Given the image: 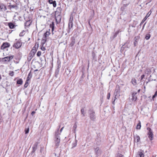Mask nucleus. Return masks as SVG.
<instances>
[{"instance_id": "cd10ccee", "label": "nucleus", "mask_w": 157, "mask_h": 157, "mask_svg": "<svg viewBox=\"0 0 157 157\" xmlns=\"http://www.w3.org/2000/svg\"><path fill=\"white\" fill-rule=\"evenodd\" d=\"M17 84L20 85L22 84L23 83L22 80L21 78H20L18 79L17 81Z\"/></svg>"}, {"instance_id": "423d86ee", "label": "nucleus", "mask_w": 157, "mask_h": 157, "mask_svg": "<svg viewBox=\"0 0 157 157\" xmlns=\"http://www.w3.org/2000/svg\"><path fill=\"white\" fill-rule=\"evenodd\" d=\"M73 18H71V17L70 18V20L69 21V24H68V28L69 29V30L68 31V33H69L70 31V30L72 28L73 26Z\"/></svg>"}, {"instance_id": "f704fd0d", "label": "nucleus", "mask_w": 157, "mask_h": 157, "mask_svg": "<svg viewBox=\"0 0 157 157\" xmlns=\"http://www.w3.org/2000/svg\"><path fill=\"white\" fill-rule=\"evenodd\" d=\"M138 153L140 157H144V154L143 152H138Z\"/></svg>"}, {"instance_id": "a878e982", "label": "nucleus", "mask_w": 157, "mask_h": 157, "mask_svg": "<svg viewBox=\"0 0 157 157\" xmlns=\"http://www.w3.org/2000/svg\"><path fill=\"white\" fill-rule=\"evenodd\" d=\"M60 135V133H59V128L57 129V131L55 132V137H59V135Z\"/></svg>"}, {"instance_id": "dca6fc26", "label": "nucleus", "mask_w": 157, "mask_h": 157, "mask_svg": "<svg viewBox=\"0 0 157 157\" xmlns=\"http://www.w3.org/2000/svg\"><path fill=\"white\" fill-rule=\"evenodd\" d=\"M48 2L50 4H52L54 7H55L56 6V3L55 1H53V0H49Z\"/></svg>"}, {"instance_id": "1a4fd4ad", "label": "nucleus", "mask_w": 157, "mask_h": 157, "mask_svg": "<svg viewBox=\"0 0 157 157\" xmlns=\"http://www.w3.org/2000/svg\"><path fill=\"white\" fill-rule=\"evenodd\" d=\"M10 46V44L9 43L6 42L3 43L1 46L2 49H4L6 48L9 47Z\"/></svg>"}, {"instance_id": "f257e3e1", "label": "nucleus", "mask_w": 157, "mask_h": 157, "mask_svg": "<svg viewBox=\"0 0 157 157\" xmlns=\"http://www.w3.org/2000/svg\"><path fill=\"white\" fill-rule=\"evenodd\" d=\"M50 27L52 28V35H53L56 39L60 38L62 36V32L59 30L55 31L54 32V22H52L50 25Z\"/></svg>"}, {"instance_id": "f8f14e48", "label": "nucleus", "mask_w": 157, "mask_h": 157, "mask_svg": "<svg viewBox=\"0 0 157 157\" xmlns=\"http://www.w3.org/2000/svg\"><path fill=\"white\" fill-rule=\"evenodd\" d=\"M137 93L136 92L133 93L132 94V101H135L137 100V96L136 95L137 94Z\"/></svg>"}, {"instance_id": "6e6552de", "label": "nucleus", "mask_w": 157, "mask_h": 157, "mask_svg": "<svg viewBox=\"0 0 157 157\" xmlns=\"http://www.w3.org/2000/svg\"><path fill=\"white\" fill-rule=\"evenodd\" d=\"M148 137L150 140H152L153 139V134L152 133V130L150 128H149V132H148Z\"/></svg>"}, {"instance_id": "20e7f679", "label": "nucleus", "mask_w": 157, "mask_h": 157, "mask_svg": "<svg viewBox=\"0 0 157 157\" xmlns=\"http://www.w3.org/2000/svg\"><path fill=\"white\" fill-rule=\"evenodd\" d=\"M13 56H8L2 59V61L4 62H9L13 58Z\"/></svg>"}, {"instance_id": "6e6d98bb", "label": "nucleus", "mask_w": 157, "mask_h": 157, "mask_svg": "<svg viewBox=\"0 0 157 157\" xmlns=\"http://www.w3.org/2000/svg\"><path fill=\"white\" fill-rule=\"evenodd\" d=\"M38 71V70L37 69H36L35 70H34V71Z\"/></svg>"}, {"instance_id": "603ef678", "label": "nucleus", "mask_w": 157, "mask_h": 157, "mask_svg": "<svg viewBox=\"0 0 157 157\" xmlns=\"http://www.w3.org/2000/svg\"><path fill=\"white\" fill-rule=\"evenodd\" d=\"M155 95L156 96L157 95V91L155 92Z\"/></svg>"}, {"instance_id": "bb28decb", "label": "nucleus", "mask_w": 157, "mask_h": 157, "mask_svg": "<svg viewBox=\"0 0 157 157\" xmlns=\"http://www.w3.org/2000/svg\"><path fill=\"white\" fill-rule=\"evenodd\" d=\"M75 43V40L74 38H72L71 40V42L70 43V45L71 46H73Z\"/></svg>"}, {"instance_id": "6ab92c4d", "label": "nucleus", "mask_w": 157, "mask_h": 157, "mask_svg": "<svg viewBox=\"0 0 157 157\" xmlns=\"http://www.w3.org/2000/svg\"><path fill=\"white\" fill-rule=\"evenodd\" d=\"M50 34V32L47 31L45 33H44L43 38L46 39L47 37H48Z\"/></svg>"}, {"instance_id": "b1692460", "label": "nucleus", "mask_w": 157, "mask_h": 157, "mask_svg": "<svg viewBox=\"0 0 157 157\" xmlns=\"http://www.w3.org/2000/svg\"><path fill=\"white\" fill-rule=\"evenodd\" d=\"M134 139L137 142H138L140 140V137L138 135H136Z\"/></svg>"}, {"instance_id": "2f4dec72", "label": "nucleus", "mask_w": 157, "mask_h": 157, "mask_svg": "<svg viewBox=\"0 0 157 157\" xmlns=\"http://www.w3.org/2000/svg\"><path fill=\"white\" fill-rule=\"evenodd\" d=\"M150 36L151 35L149 34H147L146 35L145 38L146 40H148L150 38Z\"/></svg>"}, {"instance_id": "ea45409f", "label": "nucleus", "mask_w": 157, "mask_h": 157, "mask_svg": "<svg viewBox=\"0 0 157 157\" xmlns=\"http://www.w3.org/2000/svg\"><path fill=\"white\" fill-rule=\"evenodd\" d=\"M38 46H36V45H35L33 48L32 49L35 50L37 51V49L38 48Z\"/></svg>"}, {"instance_id": "ddd939ff", "label": "nucleus", "mask_w": 157, "mask_h": 157, "mask_svg": "<svg viewBox=\"0 0 157 157\" xmlns=\"http://www.w3.org/2000/svg\"><path fill=\"white\" fill-rule=\"evenodd\" d=\"M0 9L2 11H5L7 10L6 6L3 3L0 4Z\"/></svg>"}, {"instance_id": "7c9ffc66", "label": "nucleus", "mask_w": 157, "mask_h": 157, "mask_svg": "<svg viewBox=\"0 0 157 157\" xmlns=\"http://www.w3.org/2000/svg\"><path fill=\"white\" fill-rule=\"evenodd\" d=\"M81 114H82L83 116H85V113H84V108H82V109H81Z\"/></svg>"}, {"instance_id": "13d9d810", "label": "nucleus", "mask_w": 157, "mask_h": 157, "mask_svg": "<svg viewBox=\"0 0 157 157\" xmlns=\"http://www.w3.org/2000/svg\"><path fill=\"white\" fill-rule=\"evenodd\" d=\"M58 17H59V19H60V16H58Z\"/></svg>"}, {"instance_id": "0e129e2a", "label": "nucleus", "mask_w": 157, "mask_h": 157, "mask_svg": "<svg viewBox=\"0 0 157 157\" xmlns=\"http://www.w3.org/2000/svg\"><path fill=\"white\" fill-rule=\"evenodd\" d=\"M29 59H30V58H29Z\"/></svg>"}, {"instance_id": "c756f323", "label": "nucleus", "mask_w": 157, "mask_h": 157, "mask_svg": "<svg viewBox=\"0 0 157 157\" xmlns=\"http://www.w3.org/2000/svg\"><path fill=\"white\" fill-rule=\"evenodd\" d=\"M141 127V123L140 121H139V123L137 125L136 129H140Z\"/></svg>"}, {"instance_id": "f03ea898", "label": "nucleus", "mask_w": 157, "mask_h": 157, "mask_svg": "<svg viewBox=\"0 0 157 157\" xmlns=\"http://www.w3.org/2000/svg\"><path fill=\"white\" fill-rule=\"evenodd\" d=\"M88 113L90 115V119L93 121H95L96 119V116L94 111L92 109H90L89 110Z\"/></svg>"}, {"instance_id": "37998d69", "label": "nucleus", "mask_w": 157, "mask_h": 157, "mask_svg": "<svg viewBox=\"0 0 157 157\" xmlns=\"http://www.w3.org/2000/svg\"><path fill=\"white\" fill-rule=\"evenodd\" d=\"M117 157H124V156L122 154H119L117 155Z\"/></svg>"}, {"instance_id": "864d4df0", "label": "nucleus", "mask_w": 157, "mask_h": 157, "mask_svg": "<svg viewBox=\"0 0 157 157\" xmlns=\"http://www.w3.org/2000/svg\"><path fill=\"white\" fill-rule=\"evenodd\" d=\"M146 24V23L144 24L143 26V29L144 28V26H145V25Z\"/></svg>"}, {"instance_id": "0eeeda50", "label": "nucleus", "mask_w": 157, "mask_h": 157, "mask_svg": "<svg viewBox=\"0 0 157 157\" xmlns=\"http://www.w3.org/2000/svg\"><path fill=\"white\" fill-rule=\"evenodd\" d=\"M151 13V10L148 13L146 14L145 17L143 19L141 22L140 23V25L141 26L142 24L146 20L147 18L149 16Z\"/></svg>"}, {"instance_id": "052dcab7", "label": "nucleus", "mask_w": 157, "mask_h": 157, "mask_svg": "<svg viewBox=\"0 0 157 157\" xmlns=\"http://www.w3.org/2000/svg\"><path fill=\"white\" fill-rule=\"evenodd\" d=\"M145 88H146V87H145V86H144V89H145Z\"/></svg>"}, {"instance_id": "3c124183", "label": "nucleus", "mask_w": 157, "mask_h": 157, "mask_svg": "<svg viewBox=\"0 0 157 157\" xmlns=\"http://www.w3.org/2000/svg\"><path fill=\"white\" fill-rule=\"evenodd\" d=\"M156 96L155 95V94L153 96V97H152V99H153L154 98H155V97Z\"/></svg>"}, {"instance_id": "9d476101", "label": "nucleus", "mask_w": 157, "mask_h": 157, "mask_svg": "<svg viewBox=\"0 0 157 157\" xmlns=\"http://www.w3.org/2000/svg\"><path fill=\"white\" fill-rule=\"evenodd\" d=\"M38 144V143L37 142H36L34 143L32 147L33 150L31 152L32 153H34L36 151L37 148Z\"/></svg>"}, {"instance_id": "7ed1b4c3", "label": "nucleus", "mask_w": 157, "mask_h": 157, "mask_svg": "<svg viewBox=\"0 0 157 157\" xmlns=\"http://www.w3.org/2000/svg\"><path fill=\"white\" fill-rule=\"evenodd\" d=\"M94 150L95 154L97 156H99L101 154V151L99 147H97L94 148Z\"/></svg>"}, {"instance_id": "5701e85b", "label": "nucleus", "mask_w": 157, "mask_h": 157, "mask_svg": "<svg viewBox=\"0 0 157 157\" xmlns=\"http://www.w3.org/2000/svg\"><path fill=\"white\" fill-rule=\"evenodd\" d=\"M71 72V71L70 69H67V70H66V73L68 77L71 75L70 74Z\"/></svg>"}, {"instance_id": "412c9836", "label": "nucleus", "mask_w": 157, "mask_h": 157, "mask_svg": "<svg viewBox=\"0 0 157 157\" xmlns=\"http://www.w3.org/2000/svg\"><path fill=\"white\" fill-rule=\"evenodd\" d=\"M138 36H136L134 38V44L135 46H136L137 45L138 42Z\"/></svg>"}, {"instance_id": "69168bd1", "label": "nucleus", "mask_w": 157, "mask_h": 157, "mask_svg": "<svg viewBox=\"0 0 157 157\" xmlns=\"http://www.w3.org/2000/svg\"><path fill=\"white\" fill-rule=\"evenodd\" d=\"M156 12L157 13V11H156Z\"/></svg>"}, {"instance_id": "4c0bfd02", "label": "nucleus", "mask_w": 157, "mask_h": 157, "mask_svg": "<svg viewBox=\"0 0 157 157\" xmlns=\"http://www.w3.org/2000/svg\"><path fill=\"white\" fill-rule=\"evenodd\" d=\"M29 128L28 127L27 128H25V133L26 134H27L29 133Z\"/></svg>"}, {"instance_id": "e2e57ef3", "label": "nucleus", "mask_w": 157, "mask_h": 157, "mask_svg": "<svg viewBox=\"0 0 157 157\" xmlns=\"http://www.w3.org/2000/svg\"><path fill=\"white\" fill-rule=\"evenodd\" d=\"M147 83H148V82H146V84H147Z\"/></svg>"}, {"instance_id": "a18cd8bd", "label": "nucleus", "mask_w": 157, "mask_h": 157, "mask_svg": "<svg viewBox=\"0 0 157 157\" xmlns=\"http://www.w3.org/2000/svg\"><path fill=\"white\" fill-rule=\"evenodd\" d=\"M116 96H117L116 95H115V96L114 99V101H112V103L114 105V102H115V100L117 99Z\"/></svg>"}, {"instance_id": "393cba45", "label": "nucleus", "mask_w": 157, "mask_h": 157, "mask_svg": "<svg viewBox=\"0 0 157 157\" xmlns=\"http://www.w3.org/2000/svg\"><path fill=\"white\" fill-rule=\"evenodd\" d=\"M127 6H125L123 5V6H122L121 8V10L123 11H125V10L126 9Z\"/></svg>"}, {"instance_id": "79ce46f5", "label": "nucleus", "mask_w": 157, "mask_h": 157, "mask_svg": "<svg viewBox=\"0 0 157 157\" xmlns=\"http://www.w3.org/2000/svg\"><path fill=\"white\" fill-rule=\"evenodd\" d=\"M41 54V52L40 51H38L37 53V56H40Z\"/></svg>"}, {"instance_id": "680f3d73", "label": "nucleus", "mask_w": 157, "mask_h": 157, "mask_svg": "<svg viewBox=\"0 0 157 157\" xmlns=\"http://www.w3.org/2000/svg\"><path fill=\"white\" fill-rule=\"evenodd\" d=\"M75 144V145H76V144Z\"/></svg>"}, {"instance_id": "e433bc0d", "label": "nucleus", "mask_w": 157, "mask_h": 157, "mask_svg": "<svg viewBox=\"0 0 157 157\" xmlns=\"http://www.w3.org/2000/svg\"><path fill=\"white\" fill-rule=\"evenodd\" d=\"M46 39L43 38V39H42V44H44L46 42Z\"/></svg>"}, {"instance_id": "de8ad7c7", "label": "nucleus", "mask_w": 157, "mask_h": 157, "mask_svg": "<svg viewBox=\"0 0 157 157\" xmlns=\"http://www.w3.org/2000/svg\"><path fill=\"white\" fill-rule=\"evenodd\" d=\"M144 76H145V75H141V80H142L143 79V78H144Z\"/></svg>"}, {"instance_id": "2eb2a0df", "label": "nucleus", "mask_w": 157, "mask_h": 157, "mask_svg": "<svg viewBox=\"0 0 157 157\" xmlns=\"http://www.w3.org/2000/svg\"><path fill=\"white\" fill-rule=\"evenodd\" d=\"M32 21L30 20H28L26 21L25 23V28L26 29V27H29Z\"/></svg>"}, {"instance_id": "c9c22d12", "label": "nucleus", "mask_w": 157, "mask_h": 157, "mask_svg": "<svg viewBox=\"0 0 157 157\" xmlns=\"http://www.w3.org/2000/svg\"><path fill=\"white\" fill-rule=\"evenodd\" d=\"M9 74L10 76H13L14 75V72L13 71H10Z\"/></svg>"}, {"instance_id": "4468645a", "label": "nucleus", "mask_w": 157, "mask_h": 157, "mask_svg": "<svg viewBox=\"0 0 157 157\" xmlns=\"http://www.w3.org/2000/svg\"><path fill=\"white\" fill-rule=\"evenodd\" d=\"M60 138L59 137H56L55 138V141L56 143V145L57 146H59L60 142Z\"/></svg>"}, {"instance_id": "9b49d317", "label": "nucleus", "mask_w": 157, "mask_h": 157, "mask_svg": "<svg viewBox=\"0 0 157 157\" xmlns=\"http://www.w3.org/2000/svg\"><path fill=\"white\" fill-rule=\"evenodd\" d=\"M36 51L35 50L32 49L30 52L29 57L30 58V59L33 57L36 52Z\"/></svg>"}, {"instance_id": "72a5a7b5", "label": "nucleus", "mask_w": 157, "mask_h": 157, "mask_svg": "<svg viewBox=\"0 0 157 157\" xmlns=\"http://www.w3.org/2000/svg\"><path fill=\"white\" fill-rule=\"evenodd\" d=\"M120 31L119 30H118L117 32H116L114 34L113 36V38H115L117 35L119 33Z\"/></svg>"}, {"instance_id": "4d7b16f0", "label": "nucleus", "mask_w": 157, "mask_h": 157, "mask_svg": "<svg viewBox=\"0 0 157 157\" xmlns=\"http://www.w3.org/2000/svg\"><path fill=\"white\" fill-rule=\"evenodd\" d=\"M140 89L139 90H138V92H140Z\"/></svg>"}, {"instance_id": "58836bf2", "label": "nucleus", "mask_w": 157, "mask_h": 157, "mask_svg": "<svg viewBox=\"0 0 157 157\" xmlns=\"http://www.w3.org/2000/svg\"><path fill=\"white\" fill-rule=\"evenodd\" d=\"M28 81H27V80H26V81L25 82V83L24 85V87L25 88H26L28 86Z\"/></svg>"}, {"instance_id": "8fccbe9b", "label": "nucleus", "mask_w": 157, "mask_h": 157, "mask_svg": "<svg viewBox=\"0 0 157 157\" xmlns=\"http://www.w3.org/2000/svg\"><path fill=\"white\" fill-rule=\"evenodd\" d=\"M64 128V127H62V128L60 129V132H62V130H63V128Z\"/></svg>"}, {"instance_id": "5fc2aeb1", "label": "nucleus", "mask_w": 157, "mask_h": 157, "mask_svg": "<svg viewBox=\"0 0 157 157\" xmlns=\"http://www.w3.org/2000/svg\"><path fill=\"white\" fill-rule=\"evenodd\" d=\"M21 33L20 34H19V36H22V35H21Z\"/></svg>"}, {"instance_id": "c03bdc74", "label": "nucleus", "mask_w": 157, "mask_h": 157, "mask_svg": "<svg viewBox=\"0 0 157 157\" xmlns=\"http://www.w3.org/2000/svg\"><path fill=\"white\" fill-rule=\"evenodd\" d=\"M110 93H108L107 95V98L108 99H109L110 97Z\"/></svg>"}, {"instance_id": "4be33fe9", "label": "nucleus", "mask_w": 157, "mask_h": 157, "mask_svg": "<svg viewBox=\"0 0 157 157\" xmlns=\"http://www.w3.org/2000/svg\"><path fill=\"white\" fill-rule=\"evenodd\" d=\"M8 26L10 29H12L14 28L15 25L12 22H10L8 23Z\"/></svg>"}, {"instance_id": "bf43d9fd", "label": "nucleus", "mask_w": 157, "mask_h": 157, "mask_svg": "<svg viewBox=\"0 0 157 157\" xmlns=\"http://www.w3.org/2000/svg\"><path fill=\"white\" fill-rule=\"evenodd\" d=\"M60 125H59V128H59H59H60Z\"/></svg>"}, {"instance_id": "a19ab883", "label": "nucleus", "mask_w": 157, "mask_h": 157, "mask_svg": "<svg viewBox=\"0 0 157 157\" xmlns=\"http://www.w3.org/2000/svg\"><path fill=\"white\" fill-rule=\"evenodd\" d=\"M59 71H56V72H55V76L56 78L57 77V75L59 74Z\"/></svg>"}, {"instance_id": "f3484780", "label": "nucleus", "mask_w": 157, "mask_h": 157, "mask_svg": "<svg viewBox=\"0 0 157 157\" xmlns=\"http://www.w3.org/2000/svg\"><path fill=\"white\" fill-rule=\"evenodd\" d=\"M8 7L10 8H15L16 10H17L18 9V7L16 5H9Z\"/></svg>"}, {"instance_id": "39448f33", "label": "nucleus", "mask_w": 157, "mask_h": 157, "mask_svg": "<svg viewBox=\"0 0 157 157\" xmlns=\"http://www.w3.org/2000/svg\"><path fill=\"white\" fill-rule=\"evenodd\" d=\"M21 45L22 43L20 40H18L13 45V47L16 49H18L21 47Z\"/></svg>"}, {"instance_id": "49530a36", "label": "nucleus", "mask_w": 157, "mask_h": 157, "mask_svg": "<svg viewBox=\"0 0 157 157\" xmlns=\"http://www.w3.org/2000/svg\"><path fill=\"white\" fill-rule=\"evenodd\" d=\"M41 49L43 51L45 50V48L44 47L42 46L41 48Z\"/></svg>"}, {"instance_id": "473e14b6", "label": "nucleus", "mask_w": 157, "mask_h": 157, "mask_svg": "<svg viewBox=\"0 0 157 157\" xmlns=\"http://www.w3.org/2000/svg\"><path fill=\"white\" fill-rule=\"evenodd\" d=\"M77 128V126L75 123L73 126V129H74L73 131H74V133L75 132L76 129Z\"/></svg>"}, {"instance_id": "aec40b11", "label": "nucleus", "mask_w": 157, "mask_h": 157, "mask_svg": "<svg viewBox=\"0 0 157 157\" xmlns=\"http://www.w3.org/2000/svg\"><path fill=\"white\" fill-rule=\"evenodd\" d=\"M131 82L134 86L136 85L137 84L136 80L134 78H133L131 80Z\"/></svg>"}, {"instance_id": "c85d7f7f", "label": "nucleus", "mask_w": 157, "mask_h": 157, "mask_svg": "<svg viewBox=\"0 0 157 157\" xmlns=\"http://www.w3.org/2000/svg\"><path fill=\"white\" fill-rule=\"evenodd\" d=\"M32 74L31 73V72H30L29 73L28 75V77L27 78L26 80H27V81H29V80L30 79L32 78Z\"/></svg>"}, {"instance_id": "a211bd4d", "label": "nucleus", "mask_w": 157, "mask_h": 157, "mask_svg": "<svg viewBox=\"0 0 157 157\" xmlns=\"http://www.w3.org/2000/svg\"><path fill=\"white\" fill-rule=\"evenodd\" d=\"M122 3L124 5L128 6L130 3L129 1L128 0H124L122 2Z\"/></svg>"}, {"instance_id": "09e8293b", "label": "nucleus", "mask_w": 157, "mask_h": 157, "mask_svg": "<svg viewBox=\"0 0 157 157\" xmlns=\"http://www.w3.org/2000/svg\"><path fill=\"white\" fill-rule=\"evenodd\" d=\"M36 113V112L35 111H33L32 112V113H31V115L33 116L34 115L35 113Z\"/></svg>"}]
</instances>
